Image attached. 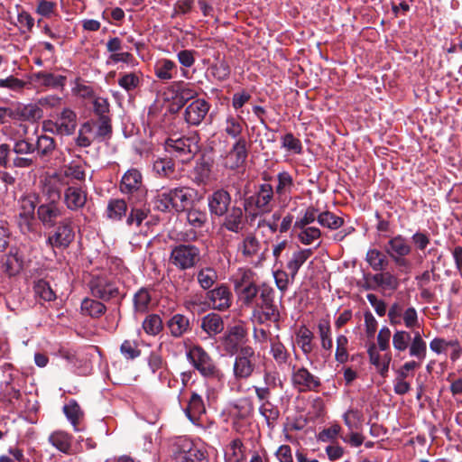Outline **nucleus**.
Wrapping results in <instances>:
<instances>
[{"label": "nucleus", "mask_w": 462, "mask_h": 462, "mask_svg": "<svg viewBox=\"0 0 462 462\" xmlns=\"http://www.w3.org/2000/svg\"><path fill=\"white\" fill-rule=\"evenodd\" d=\"M231 203V196L225 189H217L208 197V206L211 215L224 217Z\"/></svg>", "instance_id": "15"}, {"label": "nucleus", "mask_w": 462, "mask_h": 462, "mask_svg": "<svg viewBox=\"0 0 462 462\" xmlns=\"http://www.w3.org/2000/svg\"><path fill=\"white\" fill-rule=\"evenodd\" d=\"M175 97L174 99L176 104L180 106H183L189 100L194 98L198 93L189 86V84L182 81L178 82L175 86Z\"/></svg>", "instance_id": "42"}, {"label": "nucleus", "mask_w": 462, "mask_h": 462, "mask_svg": "<svg viewBox=\"0 0 462 462\" xmlns=\"http://www.w3.org/2000/svg\"><path fill=\"white\" fill-rule=\"evenodd\" d=\"M121 354L126 359H134L141 355V350L138 348V343L135 340L126 339L120 346Z\"/></svg>", "instance_id": "64"}, {"label": "nucleus", "mask_w": 462, "mask_h": 462, "mask_svg": "<svg viewBox=\"0 0 462 462\" xmlns=\"http://www.w3.org/2000/svg\"><path fill=\"white\" fill-rule=\"evenodd\" d=\"M207 296L214 310H225L231 306L232 293L229 288L225 284H221L208 291Z\"/></svg>", "instance_id": "21"}, {"label": "nucleus", "mask_w": 462, "mask_h": 462, "mask_svg": "<svg viewBox=\"0 0 462 462\" xmlns=\"http://www.w3.org/2000/svg\"><path fill=\"white\" fill-rule=\"evenodd\" d=\"M120 191L128 196L129 200L142 202L146 196L143 183V175L137 169H129L123 176L119 185Z\"/></svg>", "instance_id": "6"}, {"label": "nucleus", "mask_w": 462, "mask_h": 462, "mask_svg": "<svg viewBox=\"0 0 462 462\" xmlns=\"http://www.w3.org/2000/svg\"><path fill=\"white\" fill-rule=\"evenodd\" d=\"M201 250L193 244H179L171 246L169 263L178 271L195 268L201 261Z\"/></svg>", "instance_id": "3"}, {"label": "nucleus", "mask_w": 462, "mask_h": 462, "mask_svg": "<svg viewBox=\"0 0 462 462\" xmlns=\"http://www.w3.org/2000/svg\"><path fill=\"white\" fill-rule=\"evenodd\" d=\"M63 411L67 419L71 422L75 430H78V424L80 418L83 416V412L75 400H70L68 404L63 407Z\"/></svg>", "instance_id": "54"}, {"label": "nucleus", "mask_w": 462, "mask_h": 462, "mask_svg": "<svg viewBox=\"0 0 462 462\" xmlns=\"http://www.w3.org/2000/svg\"><path fill=\"white\" fill-rule=\"evenodd\" d=\"M411 335L405 330H396L393 336V346L395 350L404 352L410 345Z\"/></svg>", "instance_id": "60"}, {"label": "nucleus", "mask_w": 462, "mask_h": 462, "mask_svg": "<svg viewBox=\"0 0 462 462\" xmlns=\"http://www.w3.org/2000/svg\"><path fill=\"white\" fill-rule=\"evenodd\" d=\"M246 330L241 325H236L229 328L222 338L224 350L228 355L238 354L243 343L246 337Z\"/></svg>", "instance_id": "14"}, {"label": "nucleus", "mask_w": 462, "mask_h": 462, "mask_svg": "<svg viewBox=\"0 0 462 462\" xmlns=\"http://www.w3.org/2000/svg\"><path fill=\"white\" fill-rule=\"evenodd\" d=\"M257 357L254 348L250 346H244L240 348L235 358L233 372L236 380L249 378L256 366Z\"/></svg>", "instance_id": "8"}, {"label": "nucleus", "mask_w": 462, "mask_h": 462, "mask_svg": "<svg viewBox=\"0 0 462 462\" xmlns=\"http://www.w3.org/2000/svg\"><path fill=\"white\" fill-rule=\"evenodd\" d=\"M16 156L13 159V166L16 168H30L34 165V159L26 155L34 152V144L25 139L17 140L13 148Z\"/></svg>", "instance_id": "16"}, {"label": "nucleus", "mask_w": 462, "mask_h": 462, "mask_svg": "<svg viewBox=\"0 0 462 462\" xmlns=\"http://www.w3.org/2000/svg\"><path fill=\"white\" fill-rule=\"evenodd\" d=\"M277 180L275 192L280 199L286 200L294 187L293 179L289 172L282 171L278 173Z\"/></svg>", "instance_id": "37"}, {"label": "nucleus", "mask_w": 462, "mask_h": 462, "mask_svg": "<svg viewBox=\"0 0 462 462\" xmlns=\"http://www.w3.org/2000/svg\"><path fill=\"white\" fill-rule=\"evenodd\" d=\"M177 65L168 59L159 60L154 66L155 76L161 80H170L177 74Z\"/></svg>", "instance_id": "35"}, {"label": "nucleus", "mask_w": 462, "mask_h": 462, "mask_svg": "<svg viewBox=\"0 0 462 462\" xmlns=\"http://www.w3.org/2000/svg\"><path fill=\"white\" fill-rule=\"evenodd\" d=\"M368 355L371 364L376 367L379 374L383 377L386 376L389 369V364L391 362V357L385 355L383 359L381 360L380 354L376 351L374 346H372L368 349Z\"/></svg>", "instance_id": "44"}, {"label": "nucleus", "mask_w": 462, "mask_h": 462, "mask_svg": "<svg viewBox=\"0 0 462 462\" xmlns=\"http://www.w3.org/2000/svg\"><path fill=\"white\" fill-rule=\"evenodd\" d=\"M294 231L298 232L297 238L301 244L305 245L312 244L315 240L321 236V231L315 226L297 228V230Z\"/></svg>", "instance_id": "53"}, {"label": "nucleus", "mask_w": 462, "mask_h": 462, "mask_svg": "<svg viewBox=\"0 0 462 462\" xmlns=\"http://www.w3.org/2000/svg\"><path fill=\"white\" fill-rule=\"evenodd\" d=\"M246 158V141L245 138H239L227 152L224 161V165L226 168L230 170H236L243 167Z\"/></svg>", "instance_id": "17"}, {"label": "nucleus", "mask_w": 462, "mask_h": 462, "mask_svg": "<svg viewBox=\"0 0 462 462\" xmlns=\"http://www.w3.org/2000/svg\"><path fill=\"white\" fill-rule=\"evenodd\" d=\"M166 325L171 335L174 337H180L191 329L189 318L179 313L174 314Z\"/></svg>", "instance_id": "29"}, {"label": "nucleus", "mask_w": 462, "mask_h": 462, "mask_svg": "<svg viewBox=\"0 0 462 462\" xmlns=\"http://www.w3.org/2000/svg\"><path fill=\"white\" fill-rule=\"evenodd\" d=\"M162 319L157 314L148 315L143 322V328L148 335L155 336L162 331Z\"/></svg>", "instance_id": "56"}, {"label": "nucleus", "mask_w": 462, "mask_h": 462, "mask_svg": "<svg viewBox=\"0 0 462 462\" xmlns=\"http://www.w3.org/2000/svg\"><path fill=\"white\" fill-rule=\"evenodd\" d=\"M223 226L234 233H240L244 228V213L243 208L234 206L225 215Z\"/></svg>", "instance_id": "24"}, {"label": "nucleus", "mask_w": 462, "mask_h": 462, "mask_svg": "<svg viewBox=\"0 0 462 462\" xmlns=\"http://www.w3.org/2000/svg\"><path fill=\"white\" fill-rule=\"evenodd\" d=\"M63 202L69 210L78 211L87 203V190L81 186H68L64 190Z\"/></svg>", "instance_id": "18"}, {"label": "nucleus", "mask_w": 462, "mask_h": 462, "mask_svg": "<svg viewBox=\"0 0 462 462\" xmlns=\"http://www.w3.org/2000/svg\"><path fill=\"white\" fill-rule=\"evenodd\" d=\"M274 291L267 286H263L260 290L261 305L263 315L265 320L278 321L280 313L277 307L273 304Z\"/></svg>", "instance_id": "20"}, {"label": "nucleus", "mask_w": 462, "mask_h": 462, "mask_svg": "<svg viewBox=\"0 0 462 462\" xmlns=\"http://www.w3.org/2000/svg\"><path fill=\"white\" fill-rule=\"evenodd\" d=\"M93 106H94L95 114L97 116H98V118L97 120H99V121L106 120V121H107V124H112L111 118L108 115L109 103L106 98L97 97L94 100Z\"/></svg>", "instance_id": "61"}, {"label": "nucleus", "mask_w": 462, "mask_h": 462, "mask_svg": "<svg viewBox=\"0 0 462 462\" xmlns=\"http://www.w3.org/2000/svg\"><path fill=\"white\" fill-rule=\"evenodd\" d=\"M206 412V408L202 397L193 392L185 409L188 419L193 423L199 420L202 414Z\"/></svg>", "instance_id": "28"}, {"label": "nucleus", "mask_w": 462, "mask_h": 462, "mask_svg": "<svg viewBox=\"0 0 462 462\" xmlns=\"http://www.w3.org/2000/svg\"><path fill=\"white\" fill-rule=\"evenodd\" d=\"M312 254L313 249L311 248H300L299 250L292 253L291 257L287 263V269L292 281L294 280L300 267Z\"/></svg>", "instance_id": "26"}, {"label": "nucleus", "mask_w": 462, "mask_h": 462, "mask_svg": "<svg viewBox=\"0 0 462 462\" xmlns=\"http://www.w3.org/2000/svg\"><path fill=\"white\" fill-rule=\"evenodd\" d=\"M365 261L374 272L384 271L389 264L386 255L378 249H369Z\"/></svg>", "instance_id": "39"}, {"label": "nucleus", "mask_w": 462, "mask_h": 462, "mask_svg": "<svg viewBox=\"0 0 462 462\" xmlns=\"http://www.w3.org/2000/svg\"><path fill=\"white\" fill-rule=\"evenodd\" d=\"M411 246L402 235L389 239L384 245V252L398 267H410V262L405 258L411 253Z\"/></svg>", "instance_id": "9"}, {"label": "nucleus", "mask_w": 462, "mask_h": 462, "mask_svg": "<svg viewBox=\"0 0 462 462\" xmlns=\"http://www.w3.org/2000/svg\"><path fill=\"white\" fill-rule=\"evenodd\" d=\"M241 117L228 116L225 121V132L232 138H241L240 135L243 131Z\"/></svg>", "instance_id": "57"}, {"label": "nucleus", "mask_w": 462, "mask_h": 462, "mask_svg": "<svg viewBox=\"0 0 462 462\" xmlns=\"http://www.w3.org/2000/svg\"><path fill=\"white\" fill-rule=\"evenodd\" d=\"M187 358L202 376L216 377L218 374L217 365L201 346H191L187 352Z\"/></svg>", "instance_id": "7"}, {"label": "nucleus", "mask_w": 462, "mask_h": 462, "mask_svg": "<svg viewBox=\"0 0 462 462\" xmlns=\"http://www.w3.org/2000/svg\"><path fill=\"white\" fill-rule=\"evenodd\" d=\"M313 333L308 328L305 326L300 328L297 333V343L305 355H309L313 350Z\"/></svg>", "instance_id": "45"}, {"label": "nucleus", "mask_w": 462, "mask_h": 462, "mask_svg": "<svg viewBox=\"0 0 462 462\" xmlns=\"http://www.w3.org/2000/svg\"><path fill=\"white\" fill-rule=\"evenodd\" d=\"M201 328L208 336H215L223 331L224 321L218 314L212 312L203 317L201 320Z\"/></svg>", "instance_id": "33"}, {"label": "nucleus", "mask_w": 462, "mask_h": 462, "mask_svg": "<svg viewBox=\"0 0 462 462\" xmlns=\"http://www.w3.org/2000/svg\"><path fill=\"white\" fill-rule=\"evenodd\" d=\"M71 439L72 437L67 432L58 430L50 435L49 441L60 452L69 454L71 448Z\"/></svg>", "instance_id": "40"}, {"label": "nucleus", "mask_w": 462, "mask_h": 462, "mask_svg": "<svg viewBox=\"0 0 462 462\" xmlns=\"http://www.w3.org/2000/svg\"><path fill=\"white\" fill-rule=\"evenodd\" d=\"M141 83V78L134 72L124 73L118 79V85L127 92L135 90Z\"/></svg>", "instance_id": "58"}, {"label": "nucleus", "mask_w": 462, "mask_h": 462, "mask_svg": "<svg viewBox=\"0 0 462 462\" xmlns=\"http://www.w3.org/2000/svg\"><path fill=\"white\" fill-rule=\"evenodd\" d=\"M319 224L324 227L331 230H336L341 227L344 224V219L340 217L336 216L330 211L319 212Z\"/></svg>", "instance_id": "49"}, {"label": "nucleus", "mask_w": 462, "mask_h": 462, "mask_svg": "<svg viewBox=\"0 0 462 462\" xmlns=\"http://www.w3.org/2000/svg\"><path fill=\"white\" fill-rule=\"evenodd\" d=\"M126 210L127 205L124 199H111L107 205V217L113 220H121Z\"/></svg>", "instance_id": "47"}, {"label": "nucleus", "mask_w": 462, "mask_h": 462, "mask_svg": "<svg viewBox=\"0 0 462 462\" xmlns=\"http://www.w3.org/2000/svg\"><path fill=\"white\" fill-rule=\"evenodd\" d=\"M48 236L46 243L52 248L66 249L74 241L75 232L70 217L62 218Z\"/></svg>", "instance_id": "10"}, {"label": "nucleus", "mask_w": 462, "mask_h": 462, "mask_svg": "<svg viewBox=\"0 0 462 462\" xmlns=\"http://www.w3.org/2000/svg\"><path fill=\"white\" fill-rule=\"evenodd\" d=\"M152 169L162 178L175 180L179 177L175 162L171 158H158L154 161Z\"/></svg>", "instance_id": "30"}, {"label": "nucleus", "mask_w": 462, "mask_h": 462, "mask_svg": "<svg viewBox=\"0 0 462 462\" xmlns=\"http://www.w3.org/2000/svg\"><path fill=\"white\" fill-rule=\"evenodd\" d=\"M427 345L423 340L420 331H413V337L409 345V354L411 356L416 357L419 360H423L426 357Z\"/></svg>", "instance_id": "41"}, {"label": "nucleus", "mask_w": 462, "mask_h": 462, "mask_svg": "<svg viewBox=\"0 0 462 462\" xmlns=\"http://www.w3.org/2000/svg\"><path fill=\"white\" fill-rule=\"evenodd\" d=\"M211 165L205 160H200L196 162L193 169V181L197 184L205 183L210 176Z\"/></svg>", "instance_id": "48"}, {"label": "nucleus", "mask_w": 462, "mask_h": 462, "mask_svg": "<svg viewBox=\"0 0 462 462\" xmlns=\"http://www.w3.org/2000/svg\"><path fill=\"white\" fill-rule=\"evenodd\" d=\"M55 176L58 177L59 180L62 183H65L63 181V178L84 181L86 179V172L81 163L71 162L69 164L62 166L60 171V174H56Z\"/></svg>", "instance_id": "31"}, {"label": "nucleus", "mask_w": 462, "mask_h": 462, "mask_svg": "<svg viewBox=\"0 0 462 462\" xmlns=\"http://www.w3.org/2000/svg\"><path fill=\"white\" fill-rule=\"evenodd\" d=\"M65 210L61 204L40 202L36 210L37 219L45 228L54 227L62 217Z\"/></svg>", "instance_id": "13"}, {"label": "nucleus", "mask_w": 462, "mask_h": 462, "mask_svg": "<svg viewBox=\"0 0 462 462\" xmlns=\"http://www.w3.org/2000/svg\"><path fill=\"white\" fill-rule=\"evenodd\" d=\"M112 133V124H107V121L89 120L81 125L76 144L87 148L94 142L103 143L109 140Z\"/></svg>", "instance_id": "2"}, {"label": "nucleus", "mask_w": 462, "mask_h": 462, "mask_svg": "<svg viewBox=\"0 0 462 462\" xmlns=\"http://www.w3.org/2000/svg\"><path fill=\"white\" fill-rule=\"evenodd\" d=\"M80 308L83 315L89 316L92 319H98L106 311L104 303L89 298H85L82 300Z\"/></svg>", "instance_id": "36"}, {"label": "nucleus", "mask_w": 462, "mask_h": 462, "mask_svg": "<svg viewBox=\"0 0 462 462\" xmlns=\"http://www.w3.org/2000/svg\"><path fill=\"white\" fill-rule=\"evenodd\" d=\"M260 413L265 418L267 424L270 426L276 421L280 416V411L269 401L264 402L259 408Z\"/></svg>", "instance_id": "63"}, {"label": "nucleus", "mask_w": 462, "mask_h": 462, "mask_svg": "<svg viewBox=\"0 0 462 462\" xmlns=\"http://www.w3.org/2000/svg\"><path fill=\"white\" fill-rule=\"evenodd\" d=\"M93 297L108 301L119 295V289L116 283L105 276L93 275L88 282Z\"/></svg>", "instance_id": "12"}, {"label": "nucleus", "mask_w": 462, "mask_h": 462, "mask_svg": "<svg viewBox=\"0 0 462 462\" xmlns=\"http://www.w3.org/2000/svg\"><path fill=\"white\" fill-rule=\"evenodd\" d=\"M40 202V198L36 193H30L19 199L17 224L23 234L27 235L36 231L35 209Z\"/></svg>", "instance_id": "4"}, {"label": "nucleus", "mask_w": 462, "mask_h": 462, "mask_svg": "<svg viewBox=\"0 0 462 462\" xmlns=\"http://www.w3.org/2000/svg\"><path fill=\"white\" fill-rule=\"evenodd\" d=\"M174 204H179V211L184 210L193 199L194 189L178 187L169 190Z\"/></svg>", "instance_id": "32"}, {"label": "nucleus", "mask_w": 462, "mask_h": 462, "mask_svg": "<svg viewBox=\"0 0 462 462\" xmlns=\"http://www.w3.org/2000/svg\"><path fill=\"white\" fill-rule=\"evenodd\" d=\"M66 77L62 75H55L53 73H48L45 71H39L36 73H33L31 76V80L39 85L43 87H50V88H63L66 83Z\"/></svg>", "instance_id": "25"}, {"label": "nucleus", "mask_w": 462, "mask_h": 462, "mask_svg": "<svg viewBox=\"0 0 462 462\" xmlns=\"http://www.w3.org/2000/svg\"><path fill=\"white\" fill-rule=\"evenodd\" d=\"M373 280L379 283V288L384 291H394L400 286L399 278L390 272L381 271L375 273Z\"/></svg>", "instance_id": "38"}, {"label": "nucleus", "mask_w": 462, "mask_h": 462, "mask_svg": "<svg viewBox=\"0 0 462 462\" xmlns=\"http://www.w3.org/2000/svg\"><path fill=\"white\" fill-rule=\"evenodd\" d=\"M33 290L36 296L46 301L53 300L56 298V295L49 282L44 280H39L35 282Z\"/></svg>", "instance_id": "62"}, {"label": "nucleus", "mask_w": 462, "mask_h": 462, "mask_svg": "<svg viewBox=\"0 0 462 462\" xmlns=\"http://www.w3.org/2000/svg\"><path fill=\"white\" fill-rule=\"evenodd\" d=\"M270 354L280 368L291 367V354L283 343L280 341L279 336L270 339Z\"/></svg>", "instance_id": "22"}, {"label": "nucleus", "mask_w": 462, "mask_h": 462, "mask_svg": "<svg viewBox=\"0 0 462 462\" xmlns=\"http://www.w3.org/2000/svg\"><path fill=\"white\" fill-rule=\"evenodd\" d=\"M60 189L55 184L49 182L42 189V198L40 199V201L60 204Z\"/></svg>", "instance_id": "59"}, {"label": "nucleus", "mask_w": 462, "mask_h": 462, "mask_svg": "<svg viewBox=\"0 0 462 462\" xmlns=\"http://www.w3.org/2000/svg\"><path fill=\"white\" fill-rule=\"evenodd\" d=\"M238 251L245 258H252L258 254L261 249V243L254 234L246 235L238 245Z\"/></svg>", "instance_id": "34"}, {"label": "nucleus", "mask_w": 462, "mask_h": 462, "mask_svg": "<svg viewBox=\"0 0 462 462\" xmlns=\"http://www.w3.org/2000/svg\"><path fill=\"white\" fill-rule=\"evenodd\" d=\"M319 209L313 206H310L303 212L301 217H299L294 224L293 230H297V228L308 227L309 225L312 224L315 220L319 221Z\"/></svg>", "instance_id": "46"}, {"label": "nucleus", "mask_w": 462, "mask_h": 462, "mask_svg": "<svg viewBox=\"0 0 462 462\" xmlns=\"http://www.w3.org/2000/svg\"><path fill=\"white\" fill-rule=\"evenodd\" d=\"M152 297L145 288H141L134 296V307L136 312L144 313L148 310Z\"/></svg>", "instance_id": "51"}, {"label": "nucleus", "mask_w": 462, "mask_h": 462, "mask_svg": "<svg viewBox=\"0 0 462 462\" xmlns=\"http://www.w3.org/2000/svg\"><path fill=\"white\" fill-rule=\"evenodd\" d=\"M209 104L198 98L192 101L185 109L184 119L189 125H199L206 117L209 110Z\"/></svg>", "instance_id": "19"}, {"label": "nucleus", "mask_w": 462, "mask_h": 462, "mask_svg": "<svg viewBox=\"0 0 462 462\" xmlns=\"http://www.w3.org/2000/svg\"><path fill=\"white\" fill-rule=\"evenodd\" d=\"M261 289H259L255 283L249 285L245 284L244 287H240L237 290H235L236 294L238 295L239 300L245 306H251L256 298L258 292Z\"/></svg>", "instance_id": "52"}, {"label": "nucleus", "mask_w": 462, "mask_h": 462, "mask_svg": "<svg viewBox=\"0 0 462 462\" xmlns=\"http://www.w3.org/2000/svg\"><path fill=\"white\" fill-rule=\"evenodd\" d=\"M56 150V142L54 138L48 135H41L37 138L34 144L36 156L41 160L47 162L52 156Z\"/></svg>", "instance_id": "27"}, {"label": "nucleus", "mask_w": 462, "mask_h": 462, "mask_svg": "<svg viewBox=\"0 0 462 462\" xmlns=\"http://www.w3.org/2000/svg\"><path fill=\"white\" fill-rule=\"evenodd\" d=\"M291 382L300 393L317 392L321 385L320 379L305 367L291 366Z\"/></svg>", "instance_id": "11"}, {"label": "nucleus", "mask_w": 462, "mask_h": 462, "mask_svg": "<svg viewBox=\"0 0 462 462\" xmlns=\"http://www.w3.org/2000/svg\"><path fill=\"white\" fill-rule=\"evenodd\" d=\"M273 189L271 184H261L254 194L245 197L243 208L247 219L253 222L259 216L273 210Z\"/></svg>", "instance_id": "1"}, {"label": "nucleus", "mask_w": 462, "mask_h": 462, "mask_svg": "<svg viewBox=\"0 0 462 462\" xmlns=\"http://www.w3.org/2000/svg\"><path fill=\"white\" fill-rule=\"evenodd\" d=\"M226 462H241L244 459V444L240 439H235L226 452Z\"/></svg>", "instance_id": "50"}, {"label": "nucleus", "mask_w": 462, "mask_h": 462, "mask_svg": "<svg viewBox=\"0 0 462 462\" xmlns=\"http://www.w3.org/2000/svg\"><path fill=\"white\" fill-rule=\"evenodd\" d=\"M54 126L57 134L71 135L77 126V116L75 112L69 108L63 109L60 117L54 123Z\"/></svg>", "instance_id": "23"}, {"label": "nucleus", "mask_w": 462, "mask_h": 462, "mask_svg": "<svg viewBox=\"0 0 462 462\" xmlns=\"http://www.w3.org/2000/svg\"><path fill=\"white\" fill-rule=\"evenodd\" d=\"M217 271L211 267L201 268L197 273V281L205 291L209 290L217 282Z\"/></svg>", "instance_id": "43"}, {"label": "nucleus", "mask_w": 462, "mask_h": 462, "mask_svg": "<svg viewBox=\"0 0 462 462\" xmlns=\"http://www.w3.org/2000/svg\"><path fill=\"white\" fill-rule=\"evenodd\" d=\"M187 220L195 228L202 227L208 221V215L205 210L192 207L187 210Z\"/></svg>", "instance_id": "55"}, {"label": "nucleus", "mask_w": 462, "mask_h": 462, "mask_svg": "<svg viewBox=\"0 0 462 462\" xmlns=\"http://www.w3.org/2000/svg\"><path fill=\"white\" fill-rule=\"evenodd\" d=\"M199 141L198 134L177 138L171 136L165 141V150L185 162L190 161L199 152Z\"/></svg>", "instance_id": "5"}]
</instances>
